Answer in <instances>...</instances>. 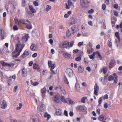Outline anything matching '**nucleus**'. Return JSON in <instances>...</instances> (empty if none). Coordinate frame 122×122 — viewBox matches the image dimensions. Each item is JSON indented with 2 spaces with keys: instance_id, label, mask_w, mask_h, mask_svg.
I'll return each instance as SVG.
<instances>
[{
  "instance_id": "obj_1",
  "label": "nucleus",
  "mask_w": 122,
  "mask_h": 122,
  "mask_svg": "<svg viewBox=\"0 0 122 122\" xmlns=\"http://www.w3.org/2000/svg\"><path fill=\"white\" fill-rule=\"evenodd\" d=\"M74 44V42L72 41L70 43V45L69 42L67 41H64L60 44V46L62 48H64L67 46L69 47H71Z\"/></svg>"
},
{
  "instance_id": "obj_2",
  "label": "nucleus",
  "mask_w": 122,
  "mask_h": 122,
  "mask_svg": "<svg viewBox=\"0 0 122 122\" xmlns=\"http://www.w3.org/2000/svg\"><path fill=\"white\" fill-rule=\"evenodd\" d=\"M48 63L49 67H51L50 70L51 71V74L52 75H55L56 73L55 71L53 70V69L56 67L55 64V63L52 64V62L50 61H49Z\"/></svg>"
},
{
  "instance_id": "obj_3",
  "label": "nucleus",
  "mask_w": 122,
  "mask_h": 122,
  "mask_svg": "<svg viewBox=\"0 0 122 122\" xmlns=\"http://www.w3.org/2000/svg\"><path fill=\"white\" fill-rule=\"evenodd\" d=\"M81 5L83 7L86 8L88 6V5L89 3L87 0H80Z\"/></svg>"
},
{
  "instance_id": "obj_4",
  "label": "nucleus",
  "mask_w": 122,
  "mask_h": 122,
  "mask_svg": "<svg viewBox=\"0 0 122 122\" xmlns=\"http://www.w3.org/2000/svg\"><path fill=\"white\" fill-rule=\"evenodd\" d=\"M66 72L67 75L69 77H71L73 75V72L72 70L70 68L67 69L66 71Z\"/></svg>"
},
{
  "instance_id": "obj_5",
  "label": "nucleus",
  "mask_w": 122,
  "mask_h": 122,
  "mask_svg": "<svg viewBox=\"0 0 122 122\" xmlns=\"http://www.w3.org/2000/svg\"><path fill=\"white\" fill-rule=\"evenodd\" d=\"M60 97V96L58 95H56L53 98V100L57 103H59L60 101L59 99Z\"/></svg>"
},
{
  "instance_id": "obj_6",
  "label": "nucleus",
  "mask_w": 122,
  "mask_h": 122,
  "mask_svg": "<svg viewBox=\"0 0 122 122\" xmlns=\"http://www.w3.org/2000/svg\"><path fill=\"white\" fill-rule=\"evenodd\" d=\"M76 109L77 111H80L82 112H84L86 109V107L84 106H79L77 107Z\"/></svg>"
},
{
  "instance_id": "obj_7",
  "label": "nucleus",
  "mask_w": 122,
  "mask_h": 122,
  "mask_svg": "<svg viewBox=\"0 0 122 122\" xmlns=\"http://www.w3.org/2000/svg\"><path fill=\"white\" fill-rule=\"evenodd\" d=\"M94 94L96 95H98V92L99 90V88L97 85V84L96 83L94 86Z\"/></svg>"
},
{
  "instance_id": "obj_8",
  "label": "nucleus",
  "mask_w": 122,
  "mask_h": 122,
  "mask_svg": "<svg viewBox=\"0 0 122 122\" xmlns=\"http://www.w3.org/2000/svg\"><path fill=\"white\" fill-rule=\"evenodd\" d=\"M116 63L115 60L114 59L111 60L110 62L109 65V67L110 68H111L113 67Z\"/></svg>"
},
{
  "instance_id": "obj_9",
  "label": "nucleus",
  "mask_w": 122,
  "mask_h": 122,
  "mask_svg": "<svg viewBox=\"0 0 122 122\" xmlns=\"http://www.w3.org/2000/svg\"><path fill=\"white\" fill-rule=\"evenodd\" d=\"M29 37V36L28 34L25 35L24 36L22 37V40L24 42H26L27 41Z\"/></svg>"
},
{
  "instance_id": "obj_10",
  "label": "nucleus",
  "mask_w": 122,
  "mask_h": 122,
  "mask_svg": "<svg viewBox=\"0 0 122 122\" xmlns=\"http://www.w3.org/2000/svg\"><path fill=\"white\" fill-rule=\"evenodd\" d=\"M71 22L70 23V25L75 24L76 23L77 21V20L76 18H72L71 19Z\"/></svg>"
},
{
  "instance_id": "obj_11",
  "label": "nucleus",
  "mask_w": 122,
  "mask_h": 122,
  "mask_svg": "<svg viewBox=\"0 0 122 122\" xmlns=\"http://www.w3.org/2000/svg\"><path fill=\"white\" fill-rule=\"evenodd\" d=\"M25 25H26V27L28 29H30L32 28L31 22L29 21H28Z\"/></svg>"
},
{
  "instance_id": "obj_12",
  "label": "nucleus",
  "mask_w": 122,
  "mask_h": 122,
  "mask_svg": "<svg viewBox=\"0 0 122 122\" xmlns=\"http://www.w3.org/2000/svg\"><path fill=\"white\" fill-rule=\"evenodd\" d=\"M33 67L35 69H37L38 71H40L41 70L39 66L36 63H34L33 64Z\"/></svg>"
},
{
  "instance_id": "obj_13",
  "label": "nucleus",
  "mask_w": 122,
  "mask_h": 122,
  "mask_svg": "<svg viewBox=\"0 0 122 122\" xmlns=\"http://www.w3.org/2000/svg\"><path fill=\"white\" fill-rule=\"evenodd\" d=\"M7 107V104L5 100H3L1 104V108L2 109H5L6 107Z\"/></svg>"
},
{
  "instance_id": "obj_14",
  "label": "nucleus",
  "mask_w": 122,
  "mask_h": 122,
  "mask_svg": "<svg viewBox=\"0 0 122 122\" xmlns=\"http://www.w3.org/2000/svg\"><path fill=\"white\" fill-rule=\"evenodd\" d=\"M22 76L24 77L26 76L27 75V71L26 69H23L22 71Z\"/></svg>"
},
{
  "instance_id": "obj_15",
  "label": "nucleus",
  "mask_w": 122,
  "mask_h": 122,
  "mask_svg": "<svg viewBox=\"0 0 122 122\" xmlns=\"http://www.w3.org/2000/svg\"><path fill=\"white\" fill-rule=\"evenodd\" d=\"M31 49L33 51H36L37 50V47L36 45L34 44H32L30 47Z\"/></svg>"
},
{
  "instance_id": "obj_16",
  "label": "nucleus",
  "mask_w": 122,
  "mask_h": 122,
  "mask_svg": "<svg viewBox=\"0 0 122 122\" xmlns=\"http://www.w3.org/2000/svg\"><path fill=\"white\" fill-rule=\"evenodd\" d=\"M106 119V117L105 115H100L99 118V119L101 121L105 120Z\"/></svg>"
},
{
  "instance_id": "obj_17",
  "label": "nucleus",
  "mask_w": 122,
  "mask_h": 122,
  "mask_svg": "<svg viewBox=\"0 0 122 122\" xmlns=\"http://www.w3.org/2000/svg\"><path fill=\"white\" fill-rule=\"evenodd\" d=\"M44 108L38 106V107L37 110L41 114L44 111Z\"/></svg>"
},
{
  "instance_id": "obj_18",
  "label": "nucleus",
  "mask_w": 122,
  "mask_h": 122,
  "mask_svg": "<svg viewBox=\"0 0 122 122\" xmlns=\"http://www.w3.org/2000/svg\"><path fill=\"white\" fill-rule=\"evenodd\" d=\"M61 100L64 103H67V98L66 99L65 97L63 96H61Z\"/></svg>"
},
{
  "instance_id": "obj_19",
  "label": "nucleus",
  "mask_w": 122,
  "mask_h": 122,
  "mask_svg": "<svg viewBox=\"0 0 122 122\" xmlns=\"http://www.w3.org/2000/svg\"><path fill=\"white\" fill-rule=\"evenodd\" d=\"M56 115L58 116L62 115L61 112V110L59 109H57L56 110Z\"/></svg>"
},
{
  "instance_id": "obj_20",
  "label": "nucleus",
  "mask_w": 122,
  "mask_h": 122,
  "mask_svg": "<svg viewBox=\"0 0 122 122\" xmlns=\"http://www.w3.org/2000/svg\"><path fill=\"white\" fill-rule=\"evenodd\" d=\"M75 89L78 91H79L80 90V87L79 84L77 83H76L75 85Z\"/></svg>"
},
{
  "instance_id": "obj_21",
  "label": "nucleus",
  "mask_w": 122,
  "mask_h": 122,
  "mask_svg": "<svg viewBox=\"0 0 122 122\" xmlns=\"http://www.w3.org/2000/svg\"><path fill=\"white\" fill-rule=\"evenodd\" d=\"M29 8L31 11L33 13H35L36 12V11L35 9H34L33 6L30 5L29 6Z\"/></svg>"
},
{
  "instance_id": "obj_22",
  "label": "nucleus",
  "mask_w": 122,
  "mask_h": 122,
  "mask_svg": "<svg viewBox=\"0 0 122 122\" xmlns=\"http://www.w3.org/2000/svg\"><path fill=\"white\" fill-rule=\"evenodd\" d=\"M29 54V53L27 51H25L22 55V57L24 58L27 56Z\"/></svg>"
},
{
  "instance_id": "obj_23",
  "label": "nucleus",
  "mask_w": 122,
  "mask_h": 122,
  "mask_svg": "<svg viewBox=\"0 0 122 122\" xmlns=\"http://www.w3.org/2000/svg\"><path fill=\"white\" fill-rule=\"evenodd\" d=\"M78 72L80 73H82L84 71V68H82L81 66H79L78 68Z\"/></svg>"
},
{
  "instance_id": "obj_24",
  "label": "nucleus",
  "mask_w": 122,
  "mask_h": 122,
  "mask_svg": "<svg viewBox=\"0 0 122 122\" xmlns=\"http://www.w3.org/2000/svg\"><path fill=\"white\" fill-rule=\"evenodd\" d=\"M115 35L116 36L117 38L118 39V40L119 42H120L121 41L120 38V37L119 33L118 32H116L115 33Z\"/></svg>"
},
{
  "instance_id": "obj_25",
  "label": "nucleus",
  "mask_w": 122,
  "mask_h": 122,
  "mask_svg": "<svg viewBox=\"0 0 122 122\" xmlns=\"http://www.w3.org/2000/svg\"><path fill=\"white\" fill-rule=\"evenodd\" d=\"M20 45L21 44L20 42H18V43L16 44V47L15 48V51H16V52L18 51H19V47L20 46Z\"/></svg>"
},
{
  "instance_id": "obj_26",
  "label": "nucleus",
  "mask_w": 122,
  "mask_h": 122,
  "mask_svg": "<svg viewBox=\"0 0 122 122\" xmlns=\"http://www.w3.org/2000/svg\"><path fill=\"white\" fill-rule=\"evenodd\" d=\"M73 32L71 31H70L69 29L68 30L66 31L67 35L68 36H70L71 35H73L72 34Z\"/></svg>"
},
{
  "instance_id": "obj_27",
  "label": "nucleus",
  "mask_w": 122,
  "mask_h": 122,
  "mask_svg": "<svg viewBox=\"0 0 122 122\" xmlns=\"http://www.w3.org/2000/svg\"><path fill=\"white\" fill-rule=\"evenodd\" d=\"M28 21V20H20V22L23 24L25 25Z\"/></svg>"
},
{
  "instance_id": "obj_28",
  "label": "nucleus",
  "mask_w": 122,
  "mask_h": 122,
  "mask_svg": "<svg viewBox=\"0 0 122 122\" xmlns=\"http://www.w3.org/2000/svg\"><path fill=\"white\" fill-rule=\"evenodd\" d=\"M111 20L112 27H113L115 24L116 20L114 18H112L111 19Z\"/></svg>"
},
{
  "instance_id": "obj_29",
  "label": "nucleus",
  "mask_w": 122,
  "mask_h": 122,
  "mask_svg": "<svg viewBox=\"0 0 122 122\" xmlns=\"http://www.w3.org/2000/svg\"><path fill=\"white\" fill-rule=\"evenodd\" d=\"M102 100H104L103 97L99 98L98 101V103L99 104V105H101V104L102 102Z\"/></svg>"
},
{
  "instance_id": "obj_30",
  "label": "nucleus",
  "mask_w": 122,
  "mask_h": 122,
  "mask_svg": "<svg viewBox=\"0 0 122 122\" xmlns=\"http://www.w3.org/2000/svg\"><path fill=\"white\" fill-rule=\"evenodd\" d=\"M51 8V6L47 5L46 8V10L47 12L50 10Z\"/></svg>"
},
{
  "instance_id": "obj_31",
  "label": "nucleus",
  "mask_w": 122,
  "mask_h": 122,
  "mask_svg": "<svg viewBox=\"0 0 122 122\" xmlns=\"http://www.w3.org/2000/svg\"><path fill=\"white\" fill-rule=\"evenodd\" d=\"M96 53L95 52H94L92 54L89 55V57L90 59H92L94 58V56L95 55Z\"/></svg>"
},
{
  "instance_id": "obj_32",
  "label": "nucleus",
  "mask_w": 122,
  "mask_h": 122,
  "mask_svg": "<svg viewBox=\"0 0 122 122\" xmlns=\"http://www.w3.org/2000/svg\"><path fill=\"white\" fill-rule=\"evenodd\" d=\"M102 69L103 70V72L105 74L107 72V70L106 67H103V69Z\"/></svg>"
},
{
  "instance_id": "obj_33",
  "label": "nucleus",
  "mask_w": 122,
  "mask_h": 122,
  "mask_svg": "<svg viewBox=\"0 0 122 122\" xmlns=\"http://www.w3.org/2000/svg\"><path fill=\"white\" fill-rule=\"evenodd\" d=\"M87 99L86 97H83L82 98L81 100V102L82 103H84L85 102V101Z\"/></svg>"
},
{
  "instance_id": "obj_34",
  "label": "nucleus",
  "mask_w": 122,
  "mask_h": 122,
  "mask_svg": "<svg viewBox=\"0 0 122 122\" xmlns=\"http://www.w3.org/2000/svg\"><path fill=\"white\" fill-rule=\"evenodd\" d=\"M71 29L72 30V31H71L73 32L72 34L73 35L76 32V28L75 27H71Z\"/></svg>"
},
{
  "instance_id": "obj_35",
  "label": "nucleus",
  "mask_w": 122,
  "mask_h": 122,
  "mask_svg": "<svg viewBox=\"0 0 122 122\" xmlns=\"http://www.w3.org/2000/svg\"><path fill=\"white\" fill-rule=\"evenodd\" d=\"M84 62L86 64H88L90 62V61L88 60V58H85L84 59Z\"/></svg>"
},
{
  "instance_id": "obj_36",
  "label": "nucleus",
  "mask_w": 122,
  "mask_h": 122,
  "mask_svg": "<svg viewBox=\"0 0 122 122\" xmlns=\"http://www.w3.org/2000/svg\"><path fill=\"white\" fill-rule=\"evenodd\" d=\"M114 77L112 76H109L108 78V80L109 81H112L114 80Z\"/></svg>"
},
{
  "instance_id": "obj_37",
  "label": "nucleus",
  "mask_w": 122,
  "mask_h": 122,
  "mask_svg": "<svg viewBox=\"0 0 122 122\" xmlns=\"http://www.w3.org/2000/svg\"><path fill=\"white\" fill-rule=\"evenodd\" d=\"M1 63L2 65L3 66H7L8 64L5 62L3 61H1Z\"/></svg>"
},
{
  "instance_id": "obj_38",
  "label": "nucleus",
  "mask_w": 122,
  "mask_h": 122,
  "mask_svg": "<svg viewBox=\"0 0 122 122\" xmlns=\"http://www.w3.org/2000/svg\"><path fill=\"white\" fill-rule=\"evenodd\" d=\"M13 29L14 30H18V28L17 25H15L13 26Z\"/></svg>"
},
{
  "instance_id": "obj_39",
  "label": "nucleus",
  "mask_w": 122,
  "mask_h": 122,
  "mask_svg": "<svg viewBox=\"0 0 122 122\" xmlns=\"http://www.w3.org/2000/svg\"><path fill=\"white\" fill-rule=\"evenodd\" d=\"M19 107L16 108V109L17 110H19L21 108L23 105L21 103H20L19 104Z\"/></svg>"
},
{
  "instance_id": "obj_40",
  "label": "nucleus",
  "mask_w": 122,
  "mask_h": 122,
  "mask_svg": "<svg viewBox=\"0 0 122 122\" xmlns=\"http://www.w3.org/2000/svg\"><path fill=\"white\" fill-rule=\"evenodd\" d=\"M20 52L19 51L17 54H15V55H13L12 56L13 57H14L15 58H16L20 54Z\"/></svg>"
},
{
  "instance_id": "obj_41",
  "label": "nucleus",
  "mask_w": 122,
  "mask_h": 122,
  "mask_svg": "<svg viewBox=\"0 0 122 122\" xmlns=\"http://www.w3.org/2000/svg\"><path fill=\"white\" fill-rule=\"evenodd\" d=\"M108 46L110 47L112 46V43L111 41V40H109L108 41Z\"/></svg>"
},
{
  "instance_id": "obj_42",
  "label": "nucleus",
  "mask_w": 122,
  "mask_h": 122,
  "mask_svg": "<svg viewBox=\"0 0 122 122\" xmlns=\"http://www.w3.org/2000/svg\"><path fill=\"white\" fill-rule=\"evenodd\" d=\"M41 93H46V88L45 87H44L41 90Z\"/></svg>"
},
{
  "instance_id": "obj_43",
  "label": "nucleus",
  "mask_w": 122,
  "mask_h": 122,
  "mask_svg": "<svg viewBox=\"0 0 122 122\" xmlns=\"http://www.w3.org/2000/svg\"><path fill=\"white\" fill-rule=\"evenodd\" d=\"M81 57L80 56H79L76 57L75 58V60L77 61H80L81 60Z\"/></svg>"
},
{
  "instance_id": "obj_44",
  "label": "nucleus",
  "mask_w": 122,
  "mask_h": 122,
  "mask_svg": "<svg viewBox=\"0 0 122 122\" xmlns=\"http://www.w3.org/2000/svg\"><path fill=\"white\" fill-rule=\"evenodd\" d=\"M97 55L98 56L100 59L101 60L102 59V58L101 56V55L100 54L99 52L98 51L97 52Z\"/></svg>"
},
{
  "instance_id": "obj_45",
  "label": "nucleus",
  "mask_w": 122,
  "mask_h": 122,
  "mask_svg": "<svg viewBox=\"0 0 122 122\" xmlns=\"http://www.w3.org/2000/svg\"><path fill=\"white\" fill-rule=\"evenodd\" d=\"M68 5L70 6H72L73 5L72 2L71 1V0H68Z\"/></svg>"
},
{
  "instance_id": "obj_46",
  "label": "nucleus",
  "mask_w": 122,
  "mask_h": 122,
  "mask_svg": "<svg viewBox=\"0 0 122 122\" xmlns=\"http://www.w3.org/2000/svg\"><path fill=\"white\" fill-rule=\"evenodd\" d=\"M33 3L34 5L36 6H38L39 5L37 1H35Z\"/></svg>"
},
{
  "instance_id": "obj_47",
  "label": "nucleus",
  "mask_w": 122,
  "mask_h": 122,
  "mask_svg": "<svg viewBox=\"0 0 122 122\" xmlns=\"http://www.w3.org/2000/svg\"><path fill=\"white\" fill-rule=\"evenodd\" d=\"M25 4V0H22V5L24 6Z\"/></svg>"
},
{
  "instance_id": "obj_48",
  "label": "nucleus",
  "mask_w": 122,
  "mask_h": 122,
  "mask_svg": "<svg viewBox=\"0 0 122 122\" xmlns=\"http://www.w3.org/2000/svg\"><path fill=\"white\" fill-rule=\"evenodd\" d=\"M79 50L77 49H76L74 50L73 51V53L74 54L76 53L79 51Z\"/></svg>"
},
{
  "instance_id": "obj_49",
  "label": "nucleus",
  "mask_w": 122,
  "mask_h": 122,
  "mask_svg": "<svg viewBox=\"0 0 122 122\" xmlns=\"http://www.w3.org/2000/svg\"><path fill=\"white\" fill-rule=\"evenodd\" d=\"M103 97L104 100L105 99H107L108 98V95L107 94H106L105 95H104V97Z\"/></svg>"
},
{
  "instance_id": "obj_50",
  "label": "nucleus",
  "mask_w": 122,
  "mask_h": 122,
  "mask_svg": "<svg viewBox=\"0 0 122 122\" xmlns=\"http://www.w3.org/2000/svg\"><path fill=\"white\" fill-rule=\"evenodd\" d=\"M83 44V42H79L78 44V46L79 47L81 46Z\"/></svg>"
},
{
  "instance_id": "obj_51",
  "label": "nucleus",
  "mask_w": 122,
  "mask_h": 122,
  "mask_svg": "<svg viewBox=\"0 0 122 122\" xmlns=\"http://www.w3.org/2000/svg\"><path fill=\"white\" fill-rule=\"evenodd\" d=\"M64 114L66 117L68 116V112L66 111L65 110L64 111Z\"/></svg>"
},
{
  "instance_id": "obj_52",
  "label": "nucleus",
  "mask_w": 122,
  "mask_h": 122,
  "mask_svg": "<svg viewBox=\"0 0 122 122\" xmlns=\"http://www.w3.org/2000/svg\"><path fill=\"white\" fill-rule=\"evenodd\" d=\"M18 87V86H15L14 88V92H15L16 91Z\"/></svg>"
},
{
  "instance_id": "obj_53",
  "label": "nucleus",
  "mask_w": 122,
  "mask_h": 122,
  "mask_svg": "<svg viewBox=\"0 0 122 122\" xmlns=\"http://www.w3.org/2000/svg\"><path fill=\"white\" fill-rule=\"evenodd\" d=\"M39 84V82L37 81L33 83V85L34 86H36L38 85Z\"/></svg>"
},
{
  "instance_id": "obj_54",
  "label": "nucleus",
  "mask_w": 122,
  "mask_h": 122,
  "mask_svg": "<svg viewBox=\"0 0 122 122\" xmlns=\"http://www.w3.org/2000/svg\"><path fill=\"white\" fill-rule=\"evenodd\" d=\"M117 77H114V82L116 83L118 81Z\"/></svg>"
},
{
  "instance_id": "obj_55",
  "label": "nucleus",
  "mask_w": 122,
  "mask_h": 122,
  "mask_svg": "<svg viewBox=\"0 0 122 122\" xmlns=\"http://www.w3.org/2000/svg\"><path fill=\"white\" fill-rule=\"evenodd\" d=\"M114 15L116 16H117L118 15V12L115 10L114 11Z\"/></svg>"
},
{
  "instance_id": "obj_56",
  "label": "nucleus",
  "mask_w": 122,
  "mask_h": 122,
  "mask_svg": "<svg viewBox=\"0 0 122 122\" xmlns=\"http://www.w3.org/2000/svg\"><path fill=\"white\" fill-rule=\"evenodd\" d=\"M106 6L105 5L103 4L102 6V9L103 10H105L106 8Z\"/></svg>"
},
{
  "instance_id": "obj_57",
  "label": "nucleus",
  "mask_w": 122,
  "mask_h": 122,
  "mask_svg": "<svg viewBox=\"0 0 122 122\" xmlns=\"http://www.w3.org/2000/svg\"><path fill=\"white\" fill-rule=\"evenodd\" d=\"M105 3L107 5H109V0H106Z\"/></svg>"
},
{
  "instance_id": "obj_58",
  "label": "nucleus",
  "mask_w": 122,
  "mask_h": 122,
  "mask_svg": "<svg viewBox=\"0 0 122 122\" xmlns=\"http://www.w3.org/2000/svg\"><path fill=\"white\" fill-rule=\"evenodd\" d=\"M108 104L106 103L105 102L104 105V107L105 108H107L108 107Z\"/></svg>"
},
{
  "instance_id": "obj_59",
  "label": "nucleus",
  "mask_w": 122,
  "mask_h": 122,
  "mask_svg": "<svg viewBox=\"0 0 122 122\" xmlns=\"http://www.w3.org/2000/svg\"><path fill=\"white\" fill-rule=\"evenodd\" d=\"M33 122H39V120L38 119H33Z\"/></svg>"
},
{
  "instance_id": "obj_60",
  "label": "nucleus",
  "mask_w": 122,
  "mask_h": 122,
  "mask_svg": "<svg viewBox=\"0 0 122 122\" xmlns=\"http://www.w3.org/2000/svg\"><path fill=\"white\" fill-rule=\"evenodd\" d=\"M88 24L91 26H92L93 25L91 21H89L88 22Z\"/></svg>"
},
{
  "instance_id": "obj_61",
  "label": "nucleus",
  "mask_w": 122,
  "mask_h": 122,
  "mask_svg": "<svg viewBox=\"0 0 122 122\" xmlns=\"http://www.w3.org/2000/svg\"><path fill=\"white\" fill-rule=\"evenodd\" d=\"M94 12V10L93 9H91L88 11V12L89 13H92Z\"/></svg>"
},
{
  "instance_id": "obj_62",
  "label": "nucleus",
  "mask_w": 122,
  "mask_h": 122,
  "mask_svg": "<svg viewBox=\"0 0 122 122\" xmlns=\"http://www.w3.org/2000/svg\"><path fill=\"white\" fill-rule=\"evenodd\" d=\"M97 113L98 115H99L100 113V111L99 109H97Z\"/></svg>"
},
{
  "instance_id": "obj_63",
  "label": "nucleus",
  "mask_w": 122,
  "mask_h": 122,
  "mask_svg": "<svg viewBox=\"0 0 122 122\" xmlns=\"http://www.w3.org/2000/svg\"><path fill=\"white\" fill-rule=\"evenodd\" d=\"M37 53H34L32 55V57L34 58L35 57L37 56Z\"/></svg>"
},
{
  "instance_id": "obj_64",
  "label": "nucleus",
  "mask_w": 122,
  "mask_h": 122,
  "mask_svg": "<svg viewBox=\"0 0 122 122\" xmlns=\"http://www.w3.org/2000/svg\"><path fill=\"white\" fill-rule=\"evenodd\" d=\"M49 42L51 45H52L53 42V41L51 39L49 40Z\"/></svg>"
}]
</instances>
